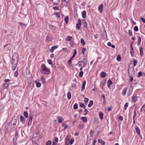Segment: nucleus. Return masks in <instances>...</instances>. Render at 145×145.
Here are the masks:
<instances>
[{
  "label": "nucleus",
  "mask_w": 145,
  "mask_h": 145,
  "mask_svg": "<svg viewBox=\"0 0 145 145\" xmlns=\"http://www.w3.org/2000/svg\"><path fill=\"white\" fill-rule=\"evenodd\" d=\"M41 72L42 74H48L50 72V69L47 68L44 64L41 65Z\"/></svg>",
  "instance_id": "obj_1"
},
{
  "label": "nucleus",
  "mask_w": 145,
  "mask_h": 145,
  "mask_svg": "<svg viewBox=\"0 0 145 145\" xmlns=\"http://www.w3.org/2000/svg\"><path fill=\"white\" fill-rule=\"evenodd\" d=\"M128 71L129 75L134 74L135 73L134 67H129L128 69Z\"/></svg>",
  "instance_id": "obj_2"
},
{
  "label": "nucleus",
  "mask_w": 145,
  "mask_h": 145,
  "mask_svg": "<svg viewBox=\"0 0 145 145\" xmlns=\"http://www.w3.org/2000/svg\"><path fill=\"white\" fill-rule=\"evenodd\" d=\"M78 22L76 24V28L78 30H79L80 29V26L81 25V20L80 19H79L78 21Z\"/></svg>",
  "instance_id": "obj_3"
},
{
  "label": "nucleus",
  "mask_w": 145,
  "mask_h": 145,
  "mask_svg": "<svg viewBox=\"0 0 145 145\" xmlns=\"http://www.w3.org/2000/svg\"><path fill=\"white\" fill-rule=\"evenodd\" d=\"M18 137V133L17 132H16L15 135L14 137L13 138V141L14 144H15V142L16 141V139Z\"/></svg>",
  "instance_id": "obj_4"
},
{
  "label": "nucleus",
  "mask_w": 145,
  "mask_h": 145,
  "mask_svg": "<svg viewBox=\"0 0 145 145\" xmlns=\"http://www.w3.org/2000/svg\"><path fill=\"white\" fill-rule=\"evenodd\" d=\"M12 59L18 60V54L17 53H14L12 55Z\"/></svg>",
  "instance_id": "obj_5"
},
{
  "label": "nucleus",
  "mask_w": 145,
  "mask_h": 145,
  "mask_svg": "<svg viewBox=\"0 0 145 145\" xmlns=\"http://www.w3.org/2000/svg\"><path fill=\"white\" fill-rule=\"evenodd\" d=\"M57 119L58 120V122L59 123H61L64 121V119L61 116H58L57 118Z\"/></svg>",
  "instance_id": "obj_6"
},
{
  "label": "nucleus",
  "mask_w": 145,
  "mask_h": 145,
  "mask_svg": "<svg viewBox=\"0 0 145 145\" xmlns=\"http://www.w3.org/2000/svg\"><path fill=\"white\" fill-rule=\"evenodd\" d=\"M58 48V46L57 45H55L52 46L50 49V52L51 53H53L54 51L55 50Z\"/></svg>",
  "instance_id": "obj_7"
},
{
  "label": "nucleus",
  "mask_w": 145,
  "mask_h": 145,
  "mask_svg": "<svg viewBox=\"0 0 145 145\" xmlns=\"http://www.w3.org/2000/svg\"><path fill=\"white\" fill-rule=\"evenodd\" d=\"M103 4H101L98 7V10L101 13L103 12Z\"/></svg>",
  "instance_id": "obj_8"
},
{
  "label": "nucleus",
  "mask_w": 145,
  "mask_h": 145,
  "mask_svg": "<svg viewBox=\"0 0 145 145\" xmlns=\"http://www.w3.org/2000/svg\"><path fill=\"white\" fill-rule=\"evenodd\" d=\"M33 115H31L29 117V122L27 124L29 126H30L31 124L32 120L33 119Z\"/></svg>",
  "instance_id": "obj_9"
},
{
  "label": "nucleus",
  "mask_w": 145,
  "mask_h": 145,
  "mask_svg": "<svg viewBox=\"0 0 145 145\" xmlns=\"http://www.w3.org/2000/svg\"><path fill=\"white\" fill-rule=\"evenodd\" d=\"M18 60L12 59V64H17Z\"/></svg>",
  "instance_id": "obj_10"
},
{
  "label": "nucleus",
  "mask_w": 145,
  "mask_h": 145,
  "mask_svg": "<svg viewBox=\"0 0 145 145\" xmlns=\"http://www.w3.org/2000/svg\"><path fill=\"white\" fill-rule=\"evenodd\" d=\"M86 83V81H83V84H82V89H81L82 91H83L84 90L85 88V86Z\"/></svg>",
  "instance_id": "obj_11"
},
{
  "label": "nucleus",
  "mask_w": 145,
  "mask_h": 145,
  "mask_svg": "<svg viewBox=\"0 0 145 145\" xmlns=\"http://www.w3.org/2000/svg\"><path fill=\"white\" fill-rule=\"evenodd\" d=\"M135 129L136 130V131L137 133V134L140 136V130L139 129L138 127L137 126H136L135 127Z\"/></svg>",
  "instance_id": "obj_12"
},
{
  "label": "nucleus",
  "mask_w": 145,
  "mask_h": 145,
  "mask_svg": "<svg viewBox=\"0 0 145 145\" xmlns=\"http://www.w3.org/2000/svg\"><path fill=\"white\" fill-rule=\"evenodd\" d=\"M107 86L108 88H110V86L112 84V82L110 80V79L108 80L107 81Z\"/></svg>",
  "instance_id": "obj_13"
},
{
  "label": "nucleus",
  "mask_w": 145,
  "mask_h": 145,
  "mask_svg": "<svg viewBox=\"0 0 145 145\" xmlns=\"http://www.w3.org/2000/svg\"><path fill=\"white\" fill-rule=\"evenodd\" d=\"M80 119L84 123H86L87 121V118L86 117H81Z\"/></svg>",
  "instance_id": "obj_14"
},
{
  "label": "nucleus",
  "mask_w": 145,
  "mask_h": 145,
  "mask_svg": "<svg viewBox=\"0 0 145 145\" xmlns=\"http://www.w3.org/2000/svg\"><path fill=\"white\" fill-rule=\"evenodd\" d=\"M16 121H14V123H13V121H11L10 122L9 124V125H12L13 126H12V127L14 128L16 125Z\"/></svg>",
  "instance_id": "obj_15"
},
{
  "label": "nucleus",
  "mask_w": 145,
  "mask_h": 145,
  "mask_svg": "<svg viewBox=\"0 0 145 145\" xmlns=\"http://www.w3.org/2000/svg\"><path fill=\"white\" fill-rule=\"evenodd\" d=\"M100 75L101 77L104 78L106 76V72H102L101 73Z\"/></svg>",
  "instance_id": "obj_16"
},
{
  "label": "nucleus",
  "mask_w": 145,
  "mask_h": 145,
  "mask_svg": "<svg viewBox=\"0 0 145 145\" xmlns=\"http://www.w3.org/2000/svg\"><path fill=\"white\" fill-rule=\"evenodd\" d=\"M127 89V88L125 87L122 92V94L123 95H125L126 93Z\"/></svg>",
  "instance_id": "obj_17"
},
{
  "label": "nucleus",
  "mask_w": 145,
  "mask_h": 145,
  "mask_svg": "<svg viewBox=\"0 0 145 145\" xmlns=\"http://www.w3.org/2000/svg\"><path fill=\"white\" fill-rule=\"evenodd\" d=\"M104 116L102 112H100L99 113V116L100 119L102 120L103 119V116Z\"/></svg>",
  "instance_id": "obj_18"
},
{
  "label": "nucleus",
  "mask_w": 145,
  "mask_h": 145,
  "mask_svg": "<svg viewBox=\"0 0 145 145\" xmlns=\"http://www.w3.org/2000/svg\"><path fill=\"white\" fill-rule=\"evenodd\" d=\"M131 100L132 101L136 102L137 100V97L133 96L132 97Z\"/></svg>",
  "instance_id": "obj_19"
},
{
  "label": "nucleus",
  "mask_w": 145,
  "mask_h": 145,
  "mask_svg": "<svg viewBox=\"0 0 145 145\" xmlns=\"http://www.w3.org/2000/svg\"><path fill=\"white\" fill-rule=\"evenodd\" d=\"M82 16L84 18H85L86 17V12L85 11H83L82 12Z\"/></svg>",
  "instance_id": "obj_20"
},
{
  "label": "nucleus",
  "mask_w": 145,
  "mask_h": 145,
  "mask_svg": "<svg viewBox=\"0 0 145 145\" xmlns=\"http://www.w3.org/2000/svg\"><path fill=\"white\" fill-rule=\"evenodd\" d=\"M140 55L142 56L143 54V48L142 47H140L139 49Z\"/></svg>",
  "instance_id": "obj_21"
},
{
  "label": "nucleus",
  "mask_w": 145,
  "mask_h": 145,
  "mask_svg": "<svg viewBox=\"0 0 145 145\" xmlns=\"http://www.w3.org/2000/svg\"><path fill=\"white\" fill-rule=\"evenodd\" d=\"M79 106L80 107L82 108H85L86 107V106L84 105V103H80Z\"/></svg>",
  "instance_id": "obj_22"
},
{
  "label": "nucleus",
  "mask_w": 145,
  "mask_h": 145,
  "mask_svg": "<svg viewBox=\"0 0 145 145\" xmlns=\"http://www.w3.org/2000/svg\"><path fill=\"white\" fill-rule=\"evenodd\" d=\"M69 18L68 16H66L64 19L65 21L66 24H67L69 22Z\"/></svg>",
  "instance_id": "obj_23"
},
{
  "label": "nucleus",
  "mask_w": 145,
  "mask_h": 145,
  "mask_svg": "<svg viewBox=\"0 0 145 145\" xmlns=\"http://www.w3.org/2000/svg\"><path fill=\"white\" fill-rule=\"evenodd\" d=\"M93 101L92 100H90L88 105V106L89 107H91L93 105Z\"/></svg>",
  "instance_id": "obj_24"
},
{
  "label": "nucleus",
  "mask_w": 145,
  "mask_h": 145,
  "mask_svg": "<svg viewBox=\"0 0 145 145\" xmlns=\"http://www.w3.org/2000/svg\"><path fill=\"white\" fill-rule=\"evenodd\" d=\"M20 120L21 121L23 122L24 123L25 121V118L23 116H20Z\"/></svg>",
  "instance_id": "obj_25"
},
{
  "label": "nucleus",
  "mask_w": 145,
  "mask_h": 145,
  "mask_svg": "<svg viewBox=\"0 0 145 145\" xmlns=\"http://www.w3.org/2000/svg\"><path fill=\"white\" fill-rule=\"evenodd\" d=\"M107 45L109 46H111L113 48H115V46L114 45L112 44L110 42H108L107 43Z\"/></svg>",
  "instance_id": "obj_26"
},
{
  "label": "nucleus",
  "mask_w": 145,
  "mask_h": 145,
  "mask_svg": "<svg viewBox=\"0 0 145 145\" xmlns=\"http://www.w3.org/2000/svg\"><path fill=\"white\" fill-rule=\"evenodd\" d=\"M67 97L68 99H70L71 98V94L70 92H68L67 93Z\"/></svg>",
  "instance_id": "obj_27"
},
{
  "label": "nucleus",
  "mask_w": 145,
  "mask_h": 145,
  "mask_svg": "<svg viewBox=\"0 0 145 145\" xmlns=\"http://www.w3.org/2000/svg\"><path fill=\"white\" fill-rule=\"evenodd\" d=\"M82 63H83V66L84 67L86 64L87 60L86 59H83V61H82Z\"/></svg>",
  "instance_id": "obj_28"
},
{
  "label": "nucleus",
  "mask_w": 145,
  "mask_h": 145,
  "mask_svg": "<svg viewBox=\"0 0 145 145\" xmlns=\"http://www.w3.org/2000/svg\"><path fill=\"white\" fill-rule=\"evenodd\" d=\"M98 142L100 143L102 145H105V142L102 139H99L98 140Z\"/></svg>",
  "instance_id": "obj_29"
},
{
  "label": "nucleus",
  "mask_w": 145,
  "mask_h": 145,
  "mask_svg": "<svg viewBox=\"0 0 145 145\" xmlns=\"http://www.w3.org/2000/svg\"><path fill=\"white\" fill-rule=\"evenodd\" d=\"M41 80L43 84H44L45 83L46 81L45 79L43 76H41Z\"/></svg>",
  "instance_id": "obj_30"
},
{
  "label": "nucleus",
  "mask_w": 145,
  "mask_h": 145,
  "mask_svg": "<svg viewBox=\"0 0 145 145\" xmlns=\"http://www.w3.org/2000/svg\"><path fill=\"white\" fill-rule=\"evenodd\" d=\"M138 61L137 60L134 59L133 60V64L134 66H136L137 64Z\"/></svg>",
  "instance_id": "obj_31"
},
{
  "label": "nucleus",
  "mask_w": 145,
  "mask_h": 145,
  "mask_svg": "<svg viewBox=\"0 0 145 145\" xmlns=\"http://www.w3.org/2000/svg\"><path fill=\"white\" fill-rule=\"evenodd\" d=\"M24 115L25 118H27L28 117V114L27 112L26 111H24Z\"/></svg>",
  "instance_id": "obj_32"
},
{
  "label": "nucleus",
  "mask_w": 145,
  "mask_h": 145,
  "mask_svg": "<svg viewBox=\"0 0 145 145\" xmlns=\"http://www.w3.org/2000/svg\"><path fill=\"white\" fill-rule=\"evenodd\" d=\"M80 42L81 44L83 45H84L85 44V42H84V40L83 39H81L80 40Z\"/></svg>",
  "instance_id": "obj_33"
},
{
  "label": "nucleus",
  "mask_w": 145,
  "mask_h": 145,
  "mask_svg": "<svg viewBox=\"0 0 145 145\" xmlns=\"http://www.w3.org/2000/svg\"><path fill=\"white\" fill-rule=\"evenodd\" d=\"M72 38V37L69 36H67V38L65 40L67 41H70L71 40Z\"/></svg>",
  "instance_id": "obj_34"
},
{
  "label": "nucleus",
  "mask_w": 145,
  "mask_h": 145,
  "mask_svg": "<svg viewBox=\"0 0 145 145\" xmlns=\"http://www.w3.org/2000/svg\"><path fill=\"white\" fill-rule=\"evenodd\" d=\"M84 27H86V29L88 28L87 24L85 21L84 22Z\"/></svg>",
  "instance_id": "obj_35"
},
{
  "label": "nucleus",
  "mask_w": 145,
  "mask_h": 145,
  "mask_svg": "<svg viewBox=\"0 0 145 145\" xmlns=\"http://www.w3.org/2000/svg\"><path fill=\"white\" fill-rule=\"evenodd\" d=\"M35 82L36 83V86L38 88L40 87L41 86V84L39 82H37L36 81Z\"/></svg>",
  "instance_id": "obj_36"
},
{
  "label": "nucleus",
  "mask_w": 145,
  "mask_h": 145,
  "mask_svg": "<svg viewBox=\"0 0 145 145\" xmlns=\"http://www.w3.org/2000/svg\"><path fill=\"white\" fill-rule=\"evenodd\" d=\"M78 108V104L77 103H75L74 104L73 106V108L74 109H76Z\"/></svg>",
  "instance_id": "obj_37"
},
{
  "label": "nucleus",
  "mask_w": 145,
  "mask_h": 145,
  "mask_svg": "<svg viewBox=\"0 0 145 145\" xmlns=\"http://www.w3.org/2000/svg\"><path fill=\"white\" fill-rule=\"evenodd\" d=\"M116 59L118 61H120L121 60V58L120 55H118Z\"/></svg>",
  "instance_id": "obj_38"
},
{
  "label": "nucleus",
  "mask_w": 145,
  "mask_h": 145,
  "mask_svg": "<svg viewBox=\"0 0 145 145\" xmlns=\"http://www.w3.org/2000/svg\"><path fill=\"white\" fill-rule=\"evenodd\" d=\"M55 14L56 15V16L57 18H60V16L59 15V12H57L55 13Z\"/></svg>",
  "instance_id": "obj_39"
},
{
  "label": "nucleus",
  "mask_w": 145,
  "mask_h": 145,
  "mask_svg": "<svg viewBox=\"0 0 145 145\" xmlns=\"http://www.w3.org/2000/svg\"><path fill=\"white\" fill-rule=\"evenodd\" d=\"M13 65L12 66V70H14L16 69L17 64H13Z\"/></svg>",
  "instance_id": "obj_40"
},
{
  "label": "nucleus",
  "mask_w": 145,
  "mask_h": 145,
  "mask_svg": "<svg viewBox=\"0 0 145 145\" xmlns=\"http://www.w3.org/2000/svg\"><path fill=\"white\" fill-rule=\"evenodd\" d=\"M132 75H129V77L130 78V81L131 82H132L133 80V78Z\"/></svg>",
  "instance_id": "obj_41"
},
{
  "label": "nucleus",
  "mask_w": 145,
  "mask_h": 145,
  "mask_svg": "<svg viewBox=\"0 0 145 145\" xmlns=\"http://www.w3.org/2000/svg\"><path fill=\"white\" fill-rule=\"evenodd\" d=\"M83 71H81L79 73V76L80 77H82L83 75Z\"/></svg>",
  "instance_id": "obj_42"
},
{
  "label": "nucleus",
  "mask_w": 145,
  "mask_h": 145,
  "mask_svg": "<svg viewBox=\"0 0 145 145\" xmlns=\"http://www.w3.org/2000/svg\"><path fill=\"white\" fill-rule=\"evenodd\" d=\"M142 73L141 71L138 72V77L140 78L141 76H142Z\"/></svg>",
  "instance_id": "obj_43"
},
{
  "label": "nucleus",
  "mask_w": 145,
  "mask_h": 145,
  "mask_svg": "<svg viewBox=\"0 0 145 145\" xmlns=\"http://www.w3.org/2000/svg\"><path fill=\"white\" fill-rule=\"evenodd\" d=\"M130 53L132 57H133L134 56V50H130Z\"/></svg>",
  "instance_id": "obj_44"
},
{
  "label": "nucleus",
  "mask_w": 145,
  "mask_h": 145,
  "mask_svg": "<svg viewBox=\"0 0 145 145\" xmlns=\"http://www.w3.org/2000/svg\"><path fill=\"white\" fill-rule=\"evenodd\" d=\"M52 143V141L49 140L46 143V145H50Z\"/></svg>",
  "instance_id": "obj_45"
},
{
  "label": "nucleus",
  "mask_w": 145,
  "mask_h": 145,
  "mask_svg": "<svg viewBox=\"0 0 145 145\" xmlns=\"http://www.w3.org/2000/svg\"><path fill=\"white\" fill-rule=\"evenodd\" d=\"M50 28L51 29H53L54 30H55L56 29V27L52 25H50Z\"/></svg>",
  "instance_id": "obj_46"
},
{
  "label": "nucleus",
  "mask_w": 145,
  "mask_h": 145,
  "mask_svg": "<svg viewBox=\"0 0 145 145\" xmlns=\"http://www.w3.org/2000/svg\"><path fill=\"white\" fill-rule=\"evenodd\" d=\"M138 42L137 45H138L140 43V42H141V37H138Z\"/></svg>",
  "instance_id": "obj_47"
},
{
  "label": "nucleus",
  "mask_w": 145,
  "mask_h": 145,
  "mask_svg": "<svg viewBox=\"0 0 145 145\" xmlns=\"http://www.w3.org/2000/svg\"><path fill=\"white\" fill-rule=\"evenodd\" d=\"M128 103H125L124 105V109L125 110H126L127 109V108L128 106Z\"/></svg>",
  "instance_id": "obj_48"
},
{
  "label": "nucleus",
  "mask_w": 145,
  "mask_h": 145,
  "mask_svg": "<svg viewBox=\"0 0 145 145\" xmlns=\"http://www.w3.org/2000/svg\"><path fill=\"white\" fill-rule=\"evenodd\" d=\"M8 86H9V85L8 84H7V83H5L3 85V87H4V88H7V87Z\"/></svg>",
  "instance_id": "obj_49"
},
{
  "label": "nucleus",
  "mask_w": 145,
  "mask_h": 145,
  "mask_svg": "<svg viewBox=\"0 0 145 145\" xmlns=\"http://www.w3.org/2000/svg\"><path fill=\"white\" fill-rule=\"evenodd\" d=\"M62 126L64 127L65 129H66L68 128L67 125L66 124L63 123Z\"/></svg>",
  "instance_id": "obj_50"
},
{
  "label": "nucleus",
  "mask_w": 145,
  "mask_h": 145,
  "mask_svg": "<svg viewBox=\"0 0 145 145\" xmlns=\"http://www.w3.org/2000/svg\"><path fill=\"white\" fill-rule=\"evenodd\" d=\"M134 30L136 31H138V28L137 26H135L134 28Z\"/></svg>",
  "instance_id": "obj_51"
},
{
  "label": "nucleus",
  "mask_w": 145,
  "mask_h": 145,
  "mask_svg": "<svg viewBox=\"0 0 145 145\" xmlns=\"http://www.w3.org/2000/svg\"><path fill=\"white\" fill-rule=\"evenodd\" d=\"M98 120H99V119L98 118H94L93 121L94 123H96L98 121Z\"/></svg>",
  "instance_id": "obj_52"
},
{
  "label": "nucleus",
  "mask_w": 145,
  "mask_h": 145,
  "mask_svg": "<svg viewBox=\"0 0 145 145\" xmlns=\"http://www.w3.org/2000/svg\"><path fill=\"white\" fill-rule=\"evenodd\" d=\"M74 142V139H71V140L69 141V144L70 145H71Z\"/></svg>",
  "instance_id": "obj_53"
},
{
  "label": "nucleus",
  "mask_w": 145,
  "mask_h": 145,
  "mask_svg": "<svg viewBox=\"0 0 145 145\" xmlns=\"http://www.w3.org/2000/svg\"><path fill=\"white\" fill-rule=\"evenodd\" d=\"M89 101V99L88 98H85L84 99V101L85 103L88 102Z\"/></svg>",
  "instance_id": "obj_54"
},
{
  "label": "nucleus",
  "mask_w": 145,
  "mask_h": 145,
  "mask_svg": "<svg viewBox=\"0 0 145 145\" xmlns=\"http://www.w3.org/2000/svg\"><path fill=\"white\" fill-rule=\"evenodd\" d=\"M48 62L50 65H52V61L50 59H48Z\"/></svg>",
  "instance_id": "obj_55"
},
{
  "label": "nucleus",
  "mask_w": 145,
  "mask_h": 145,
  "mask_svg": "<svg viewBox=\"0 0 145 145\" xmlns=\"http://www.w3.org/2000/svg\"><path fill=\"white\" fill-rule=\"evenodd\" d=\"M86 50V48H82V52L83 54H84V52Z\"/></svg>",
  "instance_id": "obj_56"
},
{
  "label": "nucleus",
  "mask_w": 145,
  "mask_h": 145,
  "mask_svg": "<svg viewBox=\"0 0 145 145\" xmlns=\"http://www.w3.org/2000/svg\"><path fill=\"white\" fill-rule=\"evenodd\" d=\"M73 58V57H71L70 59L69 60L68 62L69 64L71 63L72 60Z\"/></svg>",
  "instance_id": "obj_57"
},
{
  "label": "nucleus",
  "mask_w": 145,
  "mask_h": 145,
  "mask_svg": "<svg viewBox=\"0 0 145 145\" xmlns=\"http://www.w3.org/2000/svg\"><path fill=\"white\" fill-rule=\"evenodd\" d=\"M140 18L142 22L145 24V19L142 17H140Z\"/></svg>",
  "instance_id": "obj_58"
},
{
  "label": "nucleus",
  "mask_w": 145,
  "mask_h": 145,
  "mask_svg": "<svg viewBox=\"0 0 145 145\" xmlns=\"http://www.w3.org/2000/svg\"><path fill=\"white\" fill-rule=\"evenodd\" d=\"M18 75V72L17 71H16L14 72V76L16 77H17Z\"/></svg>",
  "instance_id": "obj_59"
},
{
  "label": "nucleus",
  "mask_w": 145,
  "mask_h": 145,
  "mask_svg": "<svg viewBox=\"0 0 145 145\" xmlns=\"http://www.w3.org/2000/svg\"><path fill=\"white\" fill-rule=\"evenodd\" d=\"M134 116H133V120L134 119L135 117L136 116V115H137V113L136 112L135 109V110H134Z\"/></svg>",
  "instance_id": "obj_60"
},
{
  "label": "nucleus",
  "mask_w": 145,
  "mask_h": 145,
  "mask_svg": "<svg viewBox=\"0 0 145 145\" xmlns=\"http://www.w3.org/2000/svg\"><path fill=\"white\" fill-rule=\"evenodd\" d=\"M53 9L54 10H59V7H53Z\"/></svg>",
  "instance_id": "obj_61"
},
{
  "label": "nucleus",
  "mask_w": 145,
  "mask_h": 145,
  "mask_svg": "<svg viewBox=\"0 0 145 145\" xmlns=\"http://www.w3.org/2000/svg\"><path fill=\"white\" fill-rule=\"evenodd\" d=\"M101 97L103 98V99H104V101H105V96L103 94H102L101 95Z\"/></svg>",
  "instance_id": "obj_62"
},
{
  "label": "nucleus",
  "mask_w": 145,
  "mask_h": 145,
  "mask_svg": "<svg viewBox=\"0 0 145 145\" xmlns=\"http://www.w3.org/2000/svg\"><path fill=\"white\" fill-rule=\"evenodd\" d=\"M54 140L56 143L58 142V138L57 137H55Z\"/></svg>",
  "instance_id": "obj_63"
},
{
  "label": "nucleus",
  "mask_w": 145,
  "mask_h": 145,
  "mask_svg": "<svg viewBox=\"0 0 145 145\" xmlns=\"http://www.w3.org/2000/svg\"><path fill=\"white\" fill-rule=\"evenodd\" d=\"M129 33V35L131 36L132 35V31L131 30H129L128 31Z\"/></svg>",
  "instance_id": "obj_64"
}]
</instances>
